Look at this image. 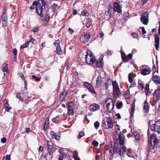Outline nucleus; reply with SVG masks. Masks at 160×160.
<instances>
[{
	"label": "nucleus",
	"mask_w": 160,
	"mask_h": 160,
	"mask_svg": "<svg viewBox=\"0 0 160 160\" xmlns=\"http://www.w3.org/2000/svg\"><path fill=\"white\" fill-rule=\"evenodd\" d=\"M118 136L119 140V144L120 146H122L119 149L118 148V143H114L113 148V150H110L109 153L113 154V153H118L119 152L120 156L121 157H123L125 152V148L124 147L125 137H124L123 134L121 132L118 134Z\"/></svg>",
	"instance_id": "obj_1"
},
{
	"label": "nucleus",
	"mask_w": 160,
	"mask_h": 160,
	"mask_svg": "<svg viewBox=\"0 0 160 160\" xmlns=\"http://www.w3.org/2000/svg\"><path fill=\"white\" fill-rule=\"evenodd\" d=\"M38 5L39 7H37L36 10L37 13L41 17H43L44 14H45L48 12V9L46 8V4L44 0H38Z\"/></svg>",
	"instance_id": "obj_2"
},
{
	"label": "nucleus",
	"mask_w": 160,
	"mask_h": 160,
	"mask_svg": "<svg viewBox=\"0 0 160 160\" xmlns=\"http://www.w3.org/2000/svg\"><path fill=\"white\" fill-rule=\"evenodd\" d=\"M158 142V140L157 138L156 135L152 134L150 136V142L148 143L150 151L152 152H155L156 149L155 146Z\"/></svg>",
	"instance_id": "obj_3"
},
{
	"label": "nucleus",
	"mask_w": 160,
	"mask_h": 160,
	"mask_svg": "<svg viewBox=\"0 0 160 160\" xmlns=\"http://www.w3.org/2000/svg\"><path fill=\"white\" fill-rule=\"evenodd\" d=\"M149 128L152 131H156L158 133L160 134V120L157 121L155 124L151 125L150 121L148 122Z\"/></svg>",
	"instance_id": "obj_4"
},
{
	"label": "nucleus",
	"mask_w": 160,
	"mask_h": 160,
	"mask_svg": "<svg viewBox=\"0 0 160 160\" xmlns=\"http://www.w3.org/2000/svg\"><path fill=\"white\" fill-rule=\"evenodd\" d=\"M107 109L109 112H112V109L114 107V105L112 98H109L105 101Z\"/></svg>",
	"instance_id": "obj_5"
},
{
	"label": "nucleus",
	"mask_w": 160,
	"mask_h": 160,
	"mask_svg": "<svg viewBox=\"0 0 160 160\" xmlns=\"http://www.w3.org/2000/svg\"><path fill=\"white\" fill-rule=\"evenodd\" d=\"M93 55L90 53V55L88 54L87 52L85 55V59L87 63L88 64H92L95 61V58L93 56Z\"/></svg>",
	"instance_id": "obj_6"
},
{
	"label": "nucleus",
	"mask_w": 160,
	"mask_h": 160,
	"mask_svg": "<svg viewBox=\"0 0 160 160\" xmlns=\"http://www.w3.org/2000/svg\"><path fill=\"white\" fill-rule=\"evenodd\" d=\"M149 14L147 12H145L142 15L141 18V22L144 25H147L148 22V16Z\"/></svg>",
	"instance_id": "obj_7"
},
{
	"label": "nucleus",
	"mask_w": 160,
	"mask_h": 160,
	"mask_svg": "<svg viewBox=\"0 0 160 160\" xmlns=\"http://www.w3.org/2000/svg\"><path fill=\"white\" fill-rule=\"evenodd\" d=\"M52 144L50 141H47V150L48 152L49 153V156L50 157L48 158V160H51L52 157V154L54 151L52 150L53 147Z\"/></svg>",
	"instance_id": "obj_8"
},
{
	"label": "nucleus",
	"mask_w": 160,
	"mask_h": 160,
	"mask_svg": "<svg viewBox=\"0 0 160 160\" xmlns=\"http://www.w3.org/2000/svg\"><path fill=\"white\" fill-rule=\"evenodd\" d=\"M113 10L115 12H117L118 13H121L122 12V7L119 3L116 2H114L113 3Z\"/></svg>",
	"instance_id": "obj_9"
},
{
	"label": "nucleus",
	"mask_w": 160,
	"mask_h": 160,
	"mask_svg": "<svg viewBox=\"0 0 160 160\" xmlns=\"http://www.w3.org/2000/svg\"><path fill=\"white\" fill-rule=\"evenodd\" d=\"M91 35L89 33H86L82 35L80 38V41L83 43H86L90 38Z\"/></svg>",
	"instance_id": "obj_10"
},
{
	"label": "nucleus",
	"mask_w": 160,
	"mask_h": 160,
	"mask_svg": "<svg viewBox=\"0 0 160 160\" xmlns=\"http://www.w3.org/2000/svg\"><path fill=\"white\" fill-rule=\"evenodd\" d=\"M83 83L85 87L87 88L89 92L94 94L96 93L93 87L90 84L87 82H84Z\"/></svg>",
	"instance_id": "obj_11"
},
{
	"label": "nucleus",
	"mask_w": 160,
	"mask_h": 160,
	"mask_svg": "<svg viewBox=\"0 0 160 160\" xmlns=\"http://www.w3.org/2000/svg\"><path fill=\"white\" fill-rule=\"evenodd\" d=\"M106 121L107 123V128L108 129L112 128L113 126V123L112 119L110 117H106Z\"/></svg>",
	"instance_id": "obj_12"
},
{
	"label": "nucleus",
	"mask_w": 160,
	"mask_h": 160,
	"mask_svg": "<svg viewBox=\"0 0 160 160\" xmlns=\"http://www.w3.org/2000/svg\"><path fill=\"white\" fill-rule=\"evenodd\" d=\"M100 108V106L97 104L93 103L90 105L88 107L90 111L94 112L98 110Z\"/></svg>",
	"instance_id": "obj_13"
},
{
	"label": "nucleus",
	"mask_w": 160,
	"mask_h": 160,
	"mask_svg": "<svg viewBox=\"0 0 160 160\" xmlns=\"http://www.w3.org/2000/svg\"><path fill=\"white\" fill-rule=\"evenodd\" d=\"M155 47L157 50H159V38L158 34H156L155 36Z\"/></svg>",
	"instance_id": "obj_14"
},
{
	"label": "nucleus",
	"mask_w": 160,
	"mask_h": 160,
	"mask_svg": "<svg viewBox=\"0 0 160 160\" xmlns=\"http://www.w3.org/2000/svg\"><path fill=\"white\" fill-rule=\"evenodd\" d=\"M103 78L101 77L100 75L98 76L96 79V86L97 87H99L101 86L103 83Z\"/></svg>",
	"instance_id": "obj_15"
},
{
	"label": "nucleus",
	"mask_w": 160,
	"mask_h": 160,
	"mask_svg": "<svg viewBox=\"0 0 160 160\" xmlns=\"http://www.w3.org/2000/svg\"><path fill=\"white\" fill-rule=\"evenodd\" d=\"M113 97L115 98H117L120 95V92L119 88L113 89Z\"/></svg>",
	"instance_id": "obj_16"
},
{
	"label": "nucleus",
	"mask_w": 160,
	"mask_h": 160,
	"mask_svg": "<svg viewBox=\"0 0 160 160\" xmlns=\"http://www.w3.org/2000/svg\"><path fill=\"white\" fill-rule=\"evenodd\" d=\"M152 80L156 84H160V77L159 76L157 75L153 76Z\"/></svg>",
	"instance_id": "obj_17"
},
{
	"label": "nucleus",
	"mask_w": 160,
	"mask_h": 160,
	"mask_svg": "<svg viewBox=\"0 0 160 160\" xmlns=\"http://www.w3.org/2000/svg\"><path fill=\"white\" fill-rule=\"evenodd\" d=\"M154 96L156 98V102L160 99V89H157L154 92Z\"/></svg>",
	"instance_id": "obj_18"
},
{
	"label": "nucleus",
	"mask_w": 160,
	"mask_h": 160,
	"mask_svg": "<svg viewBox=\"0 0 160 160\" xmlns=\"http://www.w3.org/2000/svg\"><path fill=\"white\" fill-rule=\"evenodd\" d=\"M143 109L145 112H148L149 111V106L147 101L145 100L144 102Z\"/></svg>",
	"instance_id": "obj_19"
},
{
	"label": "nucleus",
	"mask_w": 160,
	"mask_h": 160,
	"mask_svg": "<svg viewBox=\"0 0 160 160\" xmlns=\"http://www.w3.org/2000/svg\"><path fill=\"white\" fill-rule=\"evenodd\" d=\"M150 72V69L148 68H145L141 70V74L143 75L149 74Z\"/></svg>",
	"instance_id": "obj_20"
},
{
	"label": "nucleus",
	"mask_w": 160,
	"mask_h": 160,
	"mask_svg": "<svg viewBox=\"0 0 160 160\" xmlns=\"http://www.w3.org/2000/svg\"><path fill=\"white\" fill-rule=\"evenodd\" d=\"M103 63L102 58H100L99 60H97L96 63V65L98 68H102L103 66Z\"/></svg>",
	"instance_id": "obj_21"
},
{
	"label": "nucleus",
	"mask_w": 160,
	"mask_h": 160,
	"mask_svg": "<svg viewBox=\"0 0 160 160\" xmlns=\"http://www.w3.org/2000/svg\"><path fill=\"white\" fill-rule=\"evenodd\" d=\"M49 118H46L44 124L43 126V129L44 131H47V129L48 128L49 126Z\"/></svg>",
	"instance_id": "obj_22"
},
{
	"label": "nucleus",
	"mask_w": 160,
	"mask_h": 160,
	"mask_svg": "<svg viewBox=\"0 0 160 160\" xmlns=\"http://www.w3.org/2000/svg\"><path fill=\"white\" fill-rule=\"evenodd\" d=\"M112 11L108 10V11H106L105 13V17L107 19H109L111 17Z\"/></svg>",
	"instance_id": "obj_23"
},
{
	"label": "nucleus",
	"mask_w": 160,
	"mask_h": 160,
	"mask_svg": "<svg viewBox=\"0 0 160 160\" xmlns=\"http://www.w3.org/2000/svg\"><path fill=\"white\" fill-rule=\"evenodd\" d=\"M63 91L60 94V98L61 101H63L65 98V97L67 95V92H66L64 89H63Z\"/></svg>",
	"instance_id": "obj_24"
},
{
	"label": "nucleus",
	"mask_w": 160,
	"mask_h": 160,
	"mask_svg": "<svg viewBox=\"0 0 160 160\" xmlns=\"http://www.w3.org/2000/svg\"><path fill=\"white\" fill-rule=\"evenodd\" d=\"M50 134L52 138H55L58 140H59L60 139V137H57V135L56 133L54 131H52L50 132Z\"/></svg>",
	"instance_id": "obj_25"
},
{
	"label": "nucleus",
	"mask_w": 160,
	"mask_h": 160,
	"mask_svg": "<svg viewBox=\"0 0 160 160\" xmlns=\"http://www.w3.org/2000/svg\"><path fill=\"white\" fill-rule=\"evenodd\" d=\"M134 77V74L131 73L129 74L128 76V80L129 82L131 83L133 81Z\"/></svg>",
	"instance_id": "obj_26"
},
{
	"label": "nucleus",
	"mask_w": 160,
	"mask_h": 160,
	"mask_svg": "<svg viewBox=\"0 0 160 160\" xmlns=\"http://www.w3.org/2000/svg\"><path fill=\"white\" fill-rule=\"evenodd\" d=\"M87 22L86 25V27L87 28H89L92 25V20L88 18L87 19Z\"/></svg>",
	"instance_id": "obj_27"
},
{
	"label": "nucleus",
	"mask_w": 160,
	"mask_h": 160,
	"mask_svg": "<svg viewBox=\"0 0 160 160\" xmlns=\"http://www.w3.org/2000/svg\"><path fill=\"white\" fill-rule=\"evenodd\" d=\"M3 67L2 68V71L3 72H6L8 73V65L6 63H4L3 65Z\"/></svg>",
	"instance_id": "obj_28"
},
{
	"label": "nucleus",
	"mask_w": 160,
	"mask_h": 160,
	"mask_svg": "<svg viewBox=\"0 0 160 160\" xmlns=\"http://www.w3.org/2000/svg\"><path fill=\"white\" fill-rule=\"evenodd\" d=\"M13 60L14 61H17V50L16 49L14 48L13 49Z\"/></svg>",
	"instance_id": "obj_29"
},
{
	"label": "nucleus",
	"mask_w": 160,
	"mask_h": 160,
	"mask_svg": "<svg viewBox=\"0 0 160 160\" xmlns=\"http://www.w3.org/2000/svg\"><path fill=\"white\" fill-rule=\"evenodd\" d=\"M124 55L122 53L121 54V57L122 60L124 62H128L129 60L127 56H126L124 53Z\"/></svg>",
	"instance_id": "obj_30"
},
{
	"label": "nucleus",
	"mask_w": 160,
	"mask_h": 160,
	"mask_svg": "<svg viewBox=\"0 0 160 160\" xmlns=\"http://www.w3.org/2000/svg\"><path fill=\"white\" fill-rule=\"evenodd\" d=\"M145 92L146 95H147L148 93H150V91L149 89V85L148 83H147L146 85L145 88Z\"/></svg>",
	"instance_id": "obj_31"
},
{
	"label": "nucleus",
	"mask_w": 160,
	"mask_h": 160,
	"mask_svg": "<svg viewBox=\"0 0 160 160\" xmlns=\"http://www.w3.org/2000/svg\"><path fill=\"white\" fill-rule=\"evenodd\" d=\"M113 89L119 88V86L116 81H113L112 82Z\"/></svg>",
	"instance_id": "obj_32"
},
{
	"label": "nucleus",
	"mask_w": 160,
	"mask_h": 160,
	"mask_svg": "<svg viewBox=\"0 0 160 160\" xmlns=\"http://www.w3.org/2000/svg\"><path fill=\"white\" fill-rule=\"evenodd\" d=\"M56 48L57 54H60L62 53V51L60 46H57Z\"/></svg>",
	"instance_id": "obj_33"
},
{
	"label": "nucleus",
	"mask_w": 160,
	"mask_h": 160,
	"mask_svg": "<svg viewBox=\"0 0 160 160\" xmlns=\"http://www.w3.org/2000/svg\"><path fill=\"white\" fill-rule=\"evenodd\" d=\"M111 80L110 79L108 78L106 82H105V88L106 89H108V88L109 84L111 83Z\"/></svg>",
	"instance_id": "obj_34"
},
{
	"label": "nucleus",
	"mask_w": 160,
	"mask_h": 160,
	"mask_svg": "<svg viewBox=\"0 0 160 160\" xmlns=\"http://www.w3.org/2000/svg\"><path fill=\"white\" fill-rule=\"evenodd\" d=\"M138 84L140 86V87L141 88V90H142L143 88H144V84L143 82L141 80H138Z\"/></svg>",
	"instance_id": "obj_35"
},
{
	"label": "nucleus",
	"mask_w": 160,
	"mask_h": 160,
	"mask_svg": "<svg viewBox=\"0 0 160 160\" xmlns=\"http://www.w3.org/2000/svg\"><path fill=\"white\" fill-rule=\"evenodd\" d=\"M129 13L128 12H124L123 15V18L125 20H128L129 17Z\"/></svg>",
	"instance_id": "obj_36"
},
{
	"label": "nucleus",
	"mask_w": 160,
	"mask_h": 160,
	"mask_svg": "<svg viewBox=\"0 0 160 160\" xmlns=\"http://www.w3.org/2000/svg\"><path fill=\"white\" fill-rule=\"evenodd\" d=\"M124 96V97L126 99H129L130 97V94L128 91L125 92Z\"/></svg>",
	"instance_id": "obj_37"
},
{
	"label": "nucleus",
	"mask_w": 160,
	"mask_h": 160,
	"mask_svg": "<svg viewBox=\"0 0 160 160\" xmlns=\"http://www.w3.org/2000/svg\"><path fill=\"white\" fill-rule=\"evenodd\" d=\"M58 6V5L55 3L53 4L52 6V9L53 12H55L56 11V8Z\"/></svg>",
	"instance_id": "obj_38"
},
{
	"label": "nucleus",
	"mask_w": 160,
	"mask_h": 160,
	"mask_svg": "<svg viewBox=\"0 0 160 160\" xmlns=\"http://www.w3.org/2000/svg\"><path fill=\"white\" fill-rule=\"evenodd\" d=\"M123 104L122 102H117L116 104L117 108L119 109H121L122 107Z\"/></svg>",
	"instance_id": "obj_39"
},
{
	"label": "nucleus",
	"mask_w": 160,
	"mask_h": 160,
	"mask_svg": "<svg viewBox=\"0 0 160 160\" xmlns=\"http://www.w3.org/2000/svg\"><path fill=\"white\" fill-rule=\"evenodd\" d=\"M16 97L18 98L21 101L23 102V99L21 97V95L20 92H18L17 94Z\"/></svg>",
	"instance_id": "obj_40"
},
{
	"label": "nucleus",
	"mask_w": 160,
	"mask_h": 160,
	"mask_svg": "<svg viewBox=\"0 0 160 160\" xmlns=\"http://www.w3.org/2000/svg\"><path fill=\"white\" fill-rule=\"evenodd\" d=\"M85 135V134L83 132H82L81 131L79 132L78 136V139H80L83 136Z\"/></svg>",
	"instance_id": "obj_41"
},
{
	"label": "nucleus",
	"mask_w": 160,
	"mask_h": 160,
	"mask_svg": "<svg viewBox=\"0 0 160 160\" xmlns=\"http://www.w3.org/2000/svg\"><path fill=\"white\" fill-rule=\"evenodd\" d=\"M64 150L60 149L59 151L60 155L63 156V157L64 156H66L67 155V153L64 152Z\"/></svg>",
	"instance_id": "obj_42"
},
{
	"label": "nucleus",
	"mask_w": 160,
	"mask_h": 160,
	"mask_svg": "<svg viewBox=\"0 0 160 160\" xmlns=\"http://www.w3.org/2000/svg\"><path fill=\"white\" fill-rule=\"evenodd\" d=\"M74 108V103L73 102H71V109H70V110H71V115L72 114V115L73 113V110H72V109L73 108Z\"/></svg>",
	"instance_id": "obj_43"
},
{
	"label": "nucleus",
	"mask_w": 160,
	"mask_h": 160,
	"mask_svg": "<svg viewBox=\"0 0 160 160\" xmlns=\"http://www.w3.org/2000/svg\"><path fill=\"white\" fill-rule=\"evenodd\" d=\"M3 160H10V155H7L3 157Z\"/></svg>",
	"instance_id": "obj_44"
},
{
	"label": "nucleus",
	"mask_w": 160,
	"mask_h": 160,
	"mask_svg": "<svg viewBox=\"0 0 160 160\" xmlns=\"http://www.w3.org/2000/svg\"><path fill=\"white\" fill-rule=\"evenodd\" d=\"M135 138L137 141H139L141 138L140 135L139 134H137L135 136Z\"/></svg>",
	"instance_id": "obj_45"
},
{
	"label": "nucleus",
	"mask_w": 160,
	"mask_h": 160,
	"mask_svg": "<svg viewBox=\"0 0 160 160\" xmlns=\"http://www.w3.org/2000/svg\"><path fill=\"white\" fill-rule=\"evenodd\" d=\"M38 28V27L36 26L32 29V31L33 32H37L39 31Z\"/></svg>",
	"instance_id": "obj_46"
},
{
	"label": "nucleus",
	"mask_w": 160,
	"mask_h": 160,
	"mask_svg": "<svg viewBox=\"0 0 160 160\" xmlns=\"http://www.w3.org/2000/svg\"><path fill=\"white\" fill-rule=\"evenodd\" d=\"M7 20L2 19V26L3 27H5L6 26L7 24Z\"/></svg>",
	"instance_id": "obj_47"
},
{
	"label": "nucleus",
	"mask_w": 160,
	"mask_h": 160,
	"mask_svg": "<svg viewBox=\"0 0 160 160\" xmlns=\"http://www.w3.org/2000/svg\"><path fill=\"white\" fill-rule=\"evenodd\" d=\"M32 78L34 79L36 81H39L40 80V78H39L36 77L35 75H32Z\"/></svg>",
	"instance_id": "obj_48"
},
{
	"label": "nucleus",
	"mask_w": 160,
	"mask_h": 160,
	"mask_svg": "<svg viewBox=\"0 0 160 160\" xmlns=\"http://www.w3.org/2000/svg\"><path fill=\"white\" fill-rule=\"evenodd\" d=\"M4 108H5L6 107H7V106H9V104L8 102V101L6 99H5L4 100Z\"/></svg>",
	"instance_id": "obj_49"
},
{
	"label": "nucleus",
	"mask_w": 160,
	"mask_h": 160,
	"mask_svg": "<svg viewBox=\"0 0 160 160\" xmlns=\"http://www.w3.org/2000/svg\"><path fill=\"white\" fill-rule=\"evenodd\" d=\"M94 126L96 129H97L99 126V123L98 122L96 121L94 123Z\"/></svg>",
	"instance_id": "obj_50"
},
{
	"label": "nucleus",
	"mask_w": 160,
	"mask_h": 160,
	"mask_svg": "<svg viewBox=\"0 0 160 160\" xmlns=\"http://www.w3.org/2000/svg\"><path fill=\"white\" fill-rule=\"evenodd\" d=\"M45 21L46 22H48L49 21V15L48 14H45Z\"/></svg>",
	"instance_id": "obj_51"
},
{
	"label": "nucleus",
	"mask_w": 160,
	"mask_h": 160,
	"mask_svg": "<svg viewBox=\"0 0 160 160\" xmlns=\"http://www.w3.org/2000/svg\"><path fill=\"white\" fill-rule=\"evenodd\" d=\"M2 19L7 20V16L6 15V13L5 12H3V15L2 16Z\"/></svg>",
	"instance_id": "obj_52"
},
{
	"label": "nucleus",
	"mask_w": 160,
	"mask_h": 160,
	"mask_svg": "<svg viewBox=\"0 0 160 160\" xmlns=\"http://www.w3.org/2000/svg\"><path fill=\"white\" fill-rule=\"evenodd\" d=\"M60 43V41L59 40H56V42H55L53 43V44H54L55 46L56 47L57 46H60L59 44Z\"/></svg>",
	"instance_id": "obj_53"
},
{
	"label": "nucleus",
	"mask_w": 160,
	"mask_h": 160,
	"mask_svg": "<svg viewBox=\"0 0 160 160\" xmlns=\"http://www.w3.org/2000/svg\"><path fill=\"white\" fill-rule=\"evenodd\" d=\"M92 144L94 146L97 147L98 145V143L96 140H94L92 142Z\"/></svg>",
	"instance_id": "obj_54"
},
{
	"label": "nucleus",
	"mask_w": 160,
	"mask_h": 160,
	"mask_svg": "<svg viewBox=\"0 0 160 160\" xmlns=\"http://www.w3.org/2000/svg\"><path fill=\"white\" fill-rule=\"evenodd\" d=\"M57 158L58 160H63V156H61L60 155H58L57 156Z\"/></svg>",
	"instance_id": "obj_55"
},
{
	"label": "nucleus",
	"mask_w": 160,
	"mask_h": 160,
	"mask_svg": "<svg viewBox=\"0 0 160 160\" xmlns=\"http://www.w3.org/2000/svg\"><path fill=\"white\" fill-rule=\"evenodd\" d=\"M135 105L134 102L132 104L131 112L133 113L134 111Z\"/></svg>",
	"instance_id": "obj_56"
},
{
	"label": "nucleus",
	"mask_w": 160,
	"mask_h": 160,
	"mask_svg": "<svg viewBox=\"0 0 160 160\" xmlns=\"http://www.w3.org/2000/svg\"><path fill=\"white\" fill-rule=\"evenodd\" d=\"M87 13V10H84L82 12L81 14L83 16H85L86 15Z\"/></svg>",
	"instance_id": "obj_57"
},
{
	"label": "nucleus",
	"mask_w": 160,
	"mask_h": 160,
	"mask_svg": "<svg viewBox=\"0 0 160 160\" xmlns=\"http://www.w3.org/2000/svg\"><path fill=\"white\" fill-rule=\"evenodd\" d=\"M68 114L70 115V102H69L68 104Z\"/></svg>",
	"instance_id": "obj_58"
},
{
	"label": "nucleus",
	"mask_w": 160,
	"mask_h": 160,
	"mask_svg": "<svg viewBox=\"0 0 160 160\" xmlns=\"http://www.w3.org/2000/svg\"><path fill=\"white\" fill-rule=\"evenodd\" d=\"M21 78L24 81V82L25 83V85H26V81L25 80V78H24V77L23 75L22 74V75L21 76Z\"/></svg>",
	"instance_id": "obj_59"
},
{
	"label": "nucleus",
	"mask_w": 160,
	"mask_h": 160,
	"mask_svg": "<svg viewBox=\"0 0 160 160\" xmlns=\"http://www.w3.org/2000/svg\"><path fill=\"white\" fill-rule=\"evenodd\" d=\"M132 37L134 38H136L138 37V34L135 32H133L132 33Z\"/></svg>",
	"instance_id": "obj_60"
},
{
	"label": "nucleus",
	"mask_w": 160,
	"mask_h": 160,
	"mask_svg": "<svg viewBox=\"0 0 160 160\" xmlns=\"http://www.w3.org/2000/svg\"><path fill=\"white\" fill-rule=\"evenodd\" d=\"M128 57V58L129 59H131L132 58V54L131 53H129L128 54V56H127Z\"/></svg>",
	"instance_id": "obj_61"
},
{
	"label": "nucleus",
	"mask_w": 160,
	"mask_h": 160,
	"mask_svg": "<svg viewBox=\"0 0 160 160\" xmlns=\"http://www.w3.org/2000/svg\"><path fill=\"white\" fill-rule=\"evenodd\" d=\"M141 29L142 31V33L143 34H144L146 33V32L145 31V28L143 27H141Z\"/></svg>",
	"instance_id": "obj_62"
},
{
	"label": "nucleus",
	"mask_w": 160,
	"mask_h": 160,
	"mask_svg": "<svg viewBox=\"0 0 160 160\" xmlns=\"http://www.w3.org/2000/svg\"><path fill=\"white\" fill-rule=\"evenodd\" d=\"M49 156V153L48 152H45L44 154V158L47 159V157Z\"/></svg>",
	"instance_id": "obj_63"
},
{
	"label": "nucleus",
	"mask_w": 160,
	"mask_h": 160,
	"mask_svg": "<svg viewBox=\"0 0 160 160\" xmlns=\"http://www.w3.org/2000/svg\"><path fill=\"white\" fill-rule=\"evenodd\" d=\"M7 141V139L6 138H3L1 139V142H2L4 143L6 142Z\"/></svg>",
	"instance_id": "obj_64"
}]
</instances>
